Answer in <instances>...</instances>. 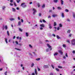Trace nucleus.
Masks as SVG:
<instances>
[{
    "label": "nucleus",
    "instance_id": "nucleus-1",
    "mask_svg": "<svg viewBox=\"0 0 75 75\" xmlns=\"http://www.w3.org/2000/svg\"><path fill=\"white\" fill-rule=\"evenodd\" d=\"M71 45H75V39H73L71 41Z\"/></svg>",
    "mask_w": 75,
    "mask_h": 75
},
{
    "label": "nucleus",
    "instance_id": "nucleus-2",
    "mask_svg": "<svg viewBox=\"0 0 75 75\" xmlns=\"http://www.w3.org/2000/svg\"><path fill=\"white\" fill-rule=\"evenodd\" d=\"M21 6H22V7H23V8H25L27 7V6L26 5H25V3H22L21 5Z\"/></svg>",
    "mask_w": 75,
    "mask_h": 75
},
{
    "label": "nucleus",
    "instance_id": "nucleus-3",
    "mask_svg": "<svg viewBox=\"0 0 75 75\" xmlns=\"http://www.w3.org/2000/svg\"><path fill=\"white\" fill-rule=\"evenodd\" d=\"M33 14H35V13H37V10H36L35 9L33 8Z\"/></svg>",
    "mask_w": 75,
    "mask_h": 75
},
{
    "label": "nucleus",
    "instance_id": "nucleus-4",
    "mask_svg": "<svg viewBox=\"0 0 75 75\" xmlns=\"http://www.w3.org/2000/svg\"><path fill=\"white\" fill-rule=\"evenodd\" d=\"M43 67L44 68H49L48 66L46 65H44Z\"/></svg>",
    "mask_w": 75,
    "mask_h": 75
},
{
    "label": "nucleus",
    "instance_id": "nucleus-5",
    "mask_svg": "<svg viewBox=\"0 0 75 75\" xmlns=\"http://www.w3.org/2000/svg\"><path fill=\"white\" fill-rule=\"evenodd\" d=\"M48 25L49 27V28L50 29H51L52 28V26H51V23H49Z\"/></svg>",
    "mask_w": 75,
    "mask_h": 75
},
{
    "label": "nucleus",
    "instance_id": "nucleus-6",
    "mask_svg": "<svg viewBox=\"0 0 75 75\" xmlns=\"http://www.w3.org/2000/svg\"><path fill=\"white\" fill-rule=\"evenodd\" d=\"M6 7L5 6H3L2 7V9L3 10H5V8H6Z\"/></svg>",
    "mask_w": 75,
    "mask_h": 75
},
{
    "label": "nucleus",
    "instance_id": "nucleus-7",
    "mask_svg": "<svg viewBox=\"0 0 75 75\" xmlns=\"http://www.w3.org/2000/svg\"><path fill=\"white\" fill-rule=\"evenodd\" d=\"M40 27H45V26L44 25V24H40Z\"/></svg>",
    "mask_w": 75,
    "mask_h": 75
},
{
    "label": "nucleus",
    "instance_id": "nucleus-8",
    "mask_svg": "<svg viewBox=\"0 0 75 75\" xmlns=\"http://www.w3.org/2000/svg\"><path fill=\"white\" fill-rule=\"evenodd\" d=\"M60 2L62 5H63V4H64V1L63 0H61Z\"/></svg>",
    "mask_w": 75,
    "mask_h": 75
},
{
    "label": "nucleus",
    "instance_id": "nucleus-9",
    "mask_svg": "<svg viewBox=\"0 0 75 75\" xmlns=\"http://www.w3.org/2000/svg\"><path fill=\"white\" fill-rule=\"evenodd\" d=\"M58 15H57V14H53L52 15V17H57Z\"/></svg>",
    "mask_w": 75,
    "mask_h": 75
},
{
    "label": "nucleus",
    "instance_id": "nucleus-10",
    "mask_svg": "<svg viewBox=\"0 0 75 75\" xmlns=\"http://www.w3.org/2000/svg\"><path fill=\"white\" fill-rule=\"evenodd\" d=\"M9 20H10V21H13L15 20V19L14 18H11L9 19Z\"/></svg>",
    "mask_w": 75,
    "mask_h": 75
},
{
    "label": "nucleus",
    "instance_id": "nucleus-11",
    "mask_svg": "<svg viewBox=\"0 0 75 75\" xmlns=\"http://www.w3.org/2000/svg\"><path fill=\"white\" fill-rule=\"evenodd\" d=\"M18 25H19V26L21 25V21H20L18 22Z\"/></svg>",
    "mask_w": 75,
    "mask_h": 75
},
{
    "label": "nucleus",
    "instance_id": "nucleus-12",
    "mask_svg": "<svg viewBox=\"0 0 75 75\" xmlns=\"http://www.w3.org/2000/svg\"><path fill=\"white\" fill-rule=\"evenodd\" d=\"M35 74H36V75H37V74H38L37 71V69H35Z\"/></svg>",
    "mask_w": 75,
    "mask_h": 75
},
{
    "label": "nucleus",
    "instance_id": "nucleus-13",
    "mask_svg": "<svg viewBox=\"0 0 75 75\" xmlns=\"http://www.w3.org/2000/svg\"><path fill=\"white\" fill-rule=\"evenodd\" d=\"M4 40H5V41L6 44L8 43V42L7 41V39L6 38H4Z\"/></svg>",
    "mask_w": 75,
    "mask_h": 75
},
{
    "label": "nucleus",
    "instance_id": "nucleus-14",
    "mask_svg": "<svg viewBox=\"0 0 75 75\" xmlns=\"http://www.w3.org/2000/svg\"><path fill=\"white\" fill-rule=\"evenodd\" d=\"M59 52L60 53L61 55H62V54H63V53H62V51L61 50H59Z\"/></svg>",
    "mask_w": 75,
    "mask_h": 75
},
{
    "label": "nucleus",
    "instance_id": "nucleus-15",
    "mask_svg": "<svg viewBox=\"0 0 75 75\" xmlns=\"http://www.w3.org/2000/svg\"><path fill=\"white\" fill-rule=\"evenodd\" d=\"M62 17H63V18H64L65 15H64V13H62Z\"/></svg>",
    "mask_w": 75,
    "mask_h": 75
},
{
    "label": "nucleus",
    "instance_id": "nucleus-16",
    "mask_svg": "<svg viewBox=\"0 0 75 75\" xmlns=\"http://www.w3.org/2000/svg\"><path fill=\"white\" fill-rule=\"evenodd\" d=\"M12 9L13 11L14 12H15V11H16V9L13 8H12Z\"/></svg>",
    "mask_w": 75,
    "mask_h": 75
},
{
    "label": "nucleus",
    "instance_id": "nucleus-17",
    "mask_svg": "<svg viewBox=\"0 0 75 75\" xmlns=\"http://www.w3.org/2000/svg\"><path fill=\"white\" fill-rule=\"evenodd\" d=\"M29 47L30 48H33V46L31 45L30 44L29 45Z\"/></svg>",
    "mask_w": 75,
    "mask_h": 75
},
{
    "label": "nucleus",
    "instance_id": "nucleus-18",
    "mask_svg": "<svg viewBox=\"0 0 75 75\" xmlns=\"http://www.w3.org/2000/svg\"><path fill=\"white\" fill-rule=\"evenodd\" d=\"M56 69V71H58V72H59V69L58 68H55Z\"/></svg>",
    "mask_w": 75,
    "mask_h": 75
},
{
    "label": "nucleus",
    "instance_id": "nucleus-19",
    "mask_svg": "<svg viewBox=\"0 0 75 75\" xmlns=\"http://www.w3.org/2000/svg\"><path fill=\"white\" fill-rule=\"evenodd\" d=\"M58 55V53L57 52H55L54 54V56H56V55Z\"/></svg>",
    "mask_w": 75,
    "mask_h": 75
},
{
    "label": "nucleus",
    "instance_id": "nucleus-20",
    "mask_svg": "<svg viewBox=\"0 0 75 75\" xmlns=\"http://www.w3.org/2000/svg\"><path fill=\"white\" fill-rule=\"evenodd\" d=\"M47 47H48L49 48H51V47L50 45L49 44H47Z\"/></svg>",
    "mask_w": 75,
    "mask_h": 75
},
{
    "label": "nucleus",
    "instance_id": "nucleus-21",
    "mask_svg": "<svg viewBox=\"0 0 75 75\" xmlns=\"http://www.w3.org/2000/svg\"><path fill=\"white\" fill-rule=\"evenodd\" d=\"M7 34L8 36H9L10 35V34L9 33V31H7Z\"/></svg>",
    "mask_w": 75,
    "mask_h": 75
},
{
    "label": "nucleus",
    "instance_id": "nucleus-22",
    "mask_svg": "<svg viewBox=\"0 0 75 75\" xmlns=\"http://www.w3.org/2000/svg\"><path fill=\"white\" fill-rule=\"evenodd\" d=\"M50 48H47L46 49V52H48V51H50Z\"/></svg>",
    "mask_w": 75,
    "mask_h": 75
},
{
    "label": "nucleus",
    "instance_id": "nucleus-23",
    "mask_svg": "<svg viewBox=\"0 0 75 75\" xmlns=\"http://www.w3.org/2000/svg\"><path fill=\"white\" fill-rule=\"evenodd\" d=\"M57 38L58 39H60V38H61L60 37H59V36H58V35H57Z\"/></svg>",
    "mask_w": 75,
    "mask_h": 75
},
{
    "label": "nucleus",
    "instance_id": "nucleus-24",
    "mask_svg": "<svg viewBox=\"0 0 75 75\" xmlns=\"http://www.w3.org/2000/svg\"><path fill=\"white\" fill-rule=\"evenodd\" d=\"M34 63H32L31 64V67H34Z\"/></svg>",
    "mask_w": 75,
    "mask_h": 75
},
{
    "label": "nucleus",
    "instance_id": "nucleus-25",
    "mask_svg": "<svg viewBox=\"0 0 75 75\" xmlns=\"http://www.w3.org/2000/svg\"><path fill=\"white\" fill-rule=\"evenodd\" d=\"M57 8L58 10H61V8L60 7H58Z\"/></svg>",
    "mask_w": 75,
    "mask_h": 75
},
{
    "label": "nucleus",
    "instance_id": "nucleus-26",
    "mask_svg": "<svg viewBox=\"0 0 75 75\" xmlns=\"http://www.w3.org/2000/svg\"><path fill=\"white\" fill-rule=\"evenodd\" d=\"M54 2L57 3L58 2V0H54Z\"/></svg>",
    "mask_w": 75,
    "mask_h": 75
},
{
    "label": "nucleus",
    "instance_id": "nucleus-27",
    "mask_svg": "<svg viewBox=\"0 0 75 75\" xmlns=\"http://www.w3.org/2000/svg\"><path fill=\"white\" fill-rule=\"evenodd\" d=\"M54 26H57V23H56V22H54Z\"/></svg>",
    "mask_w": 75,
    "mask_h": 75
},
{
    "label": "nucleus",
    "instance_id": "nucleus-28",
    "mask_svg": "<svg viewBox=\"0 0 75 75\" xmlns=\"http://www.w3.org/2000/svg\"><path fill=\"white\" fill-rule=\"evenodd\" d=\"M25 34H26V37H28V33L26 32V33Z\"/></svg>",
    "mask_w": 75,
    "mask_h": 75
},
{
    "label": "nucleus",
    "instance_id": "nucleus-29",
    "mask_svg": "<svg viewBox=\"0 0 75 75\" xmlns=\"http://www.w3.org/2000/svg\"><path fill=\"white\" fill-rule=\"evenodd\" d=\"M59 27H62V24H59Z\"/></svg>",
    "mask_w": 75,
    "mask_h": 75
},
{
    "label": "nucleus",
    "instance_id": "nucleus-30",
    "mask_svg": "<svg viewBox=\"0 0 75 75\" xmlns=\"http://www.w3.org/2000/svg\"><path fill=\"white\" fill-rule=\"evenodd\" d=\"M67 33H71V30H68L67 32Z\"/></svg>",
    "mask_w": 75,
    "mask_h": 75
},
{
    "label": "nucleus",
    "instance_id": "nucleus-31",
    "mask_svg": "<svg viewBox=\"0 0 75 75\" xmlns=\"http://www.w3.org/2000/svg\"><path fill=\"white\" fill-rule=\"evenodd\" d=\"M42 7L43 8H45V4L43 5L42 6Z\"/></svg>",
    "mask_w": 75,
    "mask_h": 75
},
{
    "label": "nucleus",
    "instance_id": "nucleus-32",
    "mask_svg": "<svg viewBox=\"0 0 75 75\" xmlns=\"http://www.w3.org/2000/svg\"><path fill=\"white\" fill-rule=\"evenodd\" d=\"M72 36V34H70L69 35V37H71Z\"/></svg>",
    "mask_w": 75,
    "mask_h": 75
},
{
    "label": "nucleus",
    "instance_id": "nucleus-33",
    "mask_svg": "<svg viewBox=\"0 0 75 75\" xmlns=\"http://www.w3.org/2000/svg\"><path fill=\"white\" fill-rule=\"evenodd\" d=\"M58 68H60V69H62V67L59 66H58Z\"/></svg>",
    "mask_w": 75,
    "mask_h": 75
},
{
    "label": "nucleus",
    "instance_id": "nucleus-34",
    "mask_svg": "<svg viewBox=\"0 0 75 75\" xmlns=\"http://www.w3.org/2000/svg\"><path fill=\"white\" fill-rule=\"evenodd\" d=\"M63 47L64 48H66V45L65 44H64L63 45Z\"/></svg>",
    "mask_w": 75,
    "mask_h": 75
},
{
    "label": "nucleus",
    "instance_id": "nucleus-35",
    "mask_svg": "<svg viewBox=\"0 0 75 75\" xmlns=\"http://www.w3.org/2000/svg\"><path fill=\"white\" fill-rule=\"evenodd\" d=\"M15 50H18V51H21V49H17V48H15Z\"/></svg>",
    "mask_w": 75,
    "mask_h": 75
},
{
    "label": "nucleus",
    "instance_id": "nucleus-36",
    "mask_svg": "<svg viewBox=\"0 0 75 75\" xmlns=\"http://www.w3.org/2000/svg\"><path fill=\"white\" fill-rule=\"evenodd\" d=\"M19 30L20 31H21V32H22L23 31L22 29H21L20 28H19Z\"/></svg>",
    "mask_w": 75,
    "mask_h": 75
},
{
    "label": "nucleus",
    "instance_id": "nucleus-37",
    "mask_svg": "<svg viewBox=\"0 0 75 75\" xmlns=\"http://www.w3.org/2000/svg\"><path fill=\"white\" fill-rule=\"evenodd\" d=\"M7 28H8L7 26V25H6L5 26V30H7Z\"/></svg>",
    "mask_w": 75,
    "mask_h": 75
},
{
    "label": "nucleus",
    "instance_id": "nucleus-38",
    "mask_svg": "<svg viewBox=\"0 0 75 75\" xmlns=\"http://www.w3.org/2000/svg\"><path fill=\"white\" fill-rule=\"evenodd\" d=\"M7 71H6L4 72V74L5 75H7Z\"/></svg>",
    "mask_w": 75,
    "mask_h": 75
},
{
    "label": "nucleus",
    "instance_id": "nucleus-39",
    "mask_svg": "<svg viewBox=\"0 0 75 75\" xmlns=\"http://www.w3.org/2000/svg\"><path fill=\"white\" fill-rule=\"evenodd\" d=\"M65 11H66V12H69V11L68 10L66 9L65 10Z\"/></svg>",
    "mask_w": 75,
    "mask_h": 75
},
{
    "label": "nucleus",
    "instance_id": "nucleus-40",
    "mask_svg": "<svg viewBox=\"0 0 75 75\" xmlns=\"http://www.w3.org/2000/svg\"><path fill=\"white\" fill-rule=\"evenodd\" d=\"M37 61H40V58H38L36 59Z\"/></svg>",
    "mask_w": 75,
    "mask_h": 75
},
{
    "label": "nucleus",
    "instance_id": "nucleus-41",
    "mask_svg": "<svg viewBox=\"0 0 75 75\" xmlns=\"http://www.w3.org/2000/svg\"><path fill=\"white\" fill-rule=\"evenodd\" d=\"M42 21L43 23H46V21H45V20L44 19H43L42 20Z\"/></svg>",
    "mask_w": 75,
    "mask_h": 75
},
{
    "label": "nucleus",
    "instance_id": "nucleus-42",
    "mask_svg": "<svg viewBox=\"0 0 75 75\" xmlns=\"http://www.w3.org/2000/svg\"><path fill=\"white\" fill-rule=\"evenodd\" d=\"M13 4L15 6H17V5H16V3L15 2H13Z\"/></svg>",
    "mask_w": 75,
    "mask_h": 75
},
{
    "label": "nucleus",
    "instance_id": "nucleus-43",
    "mask_svg": "<svg viewBox=\"0 0 75 75\" xmlns=\"http://www.w3.org/2000/svg\"><path fill=\"white\" fill-rule=\"evenodd\" d=\"M37 5L38 6V7H40V4L39 3H38L37 4Z\"/></svg>",
    "mask_w": 75,
    "mask_h": 75
},
{
    "label": "nucleus",
    "instance_id": "nucleus-44",
    "mask_svg": "<svg viewBox=\"0 0 75 75\" xmlns=\"http://www.w3.org/2000/svg\"><path fill=\"white\" fill-rule=\"evenodd\" d=\"M73 17H74V18H75V14L74 13H73Z\"/></svg>",
    "mask_w": 75,
    "mask_h": 75
},
{
    "label": "nucleus",
    "instance_id": "nucleus-45",
    "mask_svg": "<svg viewBox=\"0 0 75 75\" xmlns=\"http://www.w3.org/2000/svg\"><path fill=\"white\" fill-rule=\"evenodd\" d=\"M35 28H37V27H38V25H35Z\"/></svg>",
    "mask_w": 75,
    "mask_h": 75
},
{
    "label": "nucleus",
    "instance_id": "nucleus-46",
    "mask_svg": "<svg viewBox=\"0 0 75 75\" xmlns=\"http://www.w3.org/2000/svg\"><path fill=\"white\" fill-rule=\"evenodd\" d=\"M57 30L58 31H59V27H58L57 28Z\"/></svg>",
    "mask_w": 75,
    "mask_h": 75
},
{
    "label": "nucleus",
    "instance_id": "nucleus-47",
    "mask_svg": "<svg viewBox=\"0 0 75 75\" xmlns=\"http://www.w3.org/2000/svg\"><path fill=\"white\" fill-rule=\"evenodd\" d=\"M67 42H68V43H69L70 42L69 41V40H67Z\"/></svg>",
    "mask_w": 75,
    "mask_h": 75
},
{
    "label": "nucleus",
    "instance_id": "nucleus-48",
    "mask_svg": "<svg viewBox=\"0 0 75 75\" xmlns=\"http://www.w3.org/2000/svg\"><path fill=\"white\" fill-rule=\"evenodd\" d=\"M39 16H40V17H41V13H39Z\"/></svg>",
    "mask_w": 75,
    "mask_h": 75
},
{
    "label": "nucleus",
    "instance_id": "nucleus-49",
    "mask_svg": "<svg viewBox=\"0 0 75 75\" xmlns=\"http://www.w3.org/2000/svg\"><path fill=\"white\" fill-rule=\"evenodd\" d=\"M10 5L11 6H13V4H11V3H10Z\"/></svg>",
    "mask_w": 75,
    "mask_h": 75
},
{
    "label": "nucleus",
    "instance_id": "nucleus-50",
    "mask_svg": "<svg viewBox=\"0 0 75 75\" xmlns=\"http://www.w3.org/2000/svg\"><path fill=\"white\" fill-rule=\"evenodd\" d=\"M66 20L67 21H70V20H69V19H67Z\"/></svg>",
    "mask_w": 75,
    "mask_h": 75
},
{
    "label": "nucleus",
    "instance_id": "nucleus-51",
    "mask_svg": "<svg viewBox=\"0 0 75 75\" xmlns=\"http://www.w3.org/2000/svg\"><path fill=\"white\" fill-rule=\"evenodd\" d=\"M65 56L66 57H68V55H67V53H66L65 54Z\"/></svg>",
    "mask_w": 75,
    "mask_h": 75
},
{
    "label": "nucleus",
    "instance_id": "nucleus-52",
    "mask_svg": "<svg viewBox=\"0 0 75 75\" xmlns=\"http://www.w3.org/2000/svg\"><path fill=\"white\" fill-rule=\"evenodd\" d=\"M15 42L16 44H18V42H17V41H16Z\"/></svg>",
    "mask_w": 75,
    "mask_h": 75
},
{
    "label": "nucleus",
    "instance_id": "nucleus-53",
    "mask_svg": "<svg viewBox=\"0 0 75 75\" xmlns=\"http://www.w3.org/2000/svg\"><path fill=\"white\" fill-rule=\"evenodd\" d=\"M20 1V0H18V1H17V2L18 3H19V2Z\"/></svg>",
    "mask_w": 75,
    "mask_h": 75
},
{
    "label": "nucleus",
    "instance_id": "nucleus-54",
    "mask_svg": "<svg viewBox=\"0 0 75 75\" xmlns=\"http://www.w3.org/2000/svg\"><path fill=\"white\" fill-rule=\"evenodd\" d=\"M51 66H52V68L54 69V65L52 64L51 65Z\"/></svg>",
    "mask_w": 75,
    "mask_h": 75
},
{
    "label": "nucleus",
    "instance_id": "nucleus-55",
    "mask_svg": "<svg viewBox=\"0 0 75 75\" xmlns=\"http://www.w3.org/2000/svg\"><path fill=\"white\" fill-rule=\"evenodd\" d=\"M52 35L53 37H55V34H52Z\"/></svg>",
    "mask_w": 75,
    "mask_h": 75
},
{
    "label": "nucleus",
    "instance_id": "nucleus-56",
    "mask_svg": "<svg viewBox=\"0 0 75 75\" xmlns=\"http://www.w3.org/2000/svg\"><path fill=\"white\" fill-rule=\"evenodd\" d=\"M38 71H40L41 70V69H40L38 68Z\"/></svg>",
    "mask_w": 75,
    "mask_h": 75
},
{
    "label": "nucleus",
    "instance_id": "nucleus-57",
    "mask_svg": "<svg viewBox=\"0 0 75 75\" xmlns=\"http://www.w3.org/2000/svg\"><path fill=\"white\" fill-rule=\"evenodd\" d=\"M23 21H24L23 19H21V22H22V23H23Z\"/></svg>",
    "mask_w": 75,
    "mask_h": 75
},
{
    "label": "nucleus",
    "instance_id": "nucleus-58",
    "mask_svg": "<svg viewBox=\"0 0 75 75\" xmlns=\"http://www.w3.org/2000/svg\"><path fill=\"white\" fill-rule=\"evenodd\" d=\"M19 45H20L21 46V45H23V44H18Z\"/></svg>",
    "mask_w": 75,
    "mask_h": 75
},
{
    "label": "nucleus",
    "instance_id": "nucleus-59",
    "mask_svg": "<svg viewBox=\"0 0 75 75\" xmlns=\"http://www.w3.org/2000/svg\"><path fill=\"white\" fill-rule=\"evenodd\" d=\"M63 58L64 59H66V57H65V56H63Z\"/></svg>",
    "mask_w": 75,
    "mask_h": 75
},
{
    "label": "nucleus",
    "instance_id": "nucleus-60",
    "mask_svg": "<svg viewBox=\"0 0 75 75\" xmlns=\"http://www.w3.org/2000/svg\"><path fill=\"white\" fill-rule=\"evenodd\" d=\"M51 12H52V10H50L49 11V13H51Z\"/></svg>",
    "mask_w": 75,
    "mask_h": 75
},
{
    "label": "nucleus",
    "instance_id": "nucleus-61",
    "mask_svg": "<svg viewBox=\"0 0 75 75\" xmlns=\"http://www.w3.org/2000/svg\"><path fill=\"white\" fill-rule=\"evenodd\" d=\"M19 39L20 41H21V37H20Z\"/></svg>",
    "mask_w": 75,
    "mask_h": 75
},
{
    "label": "nucleus",
    "instance_id": "nucleus-62",
    "mask_svg": "<svg viewBox=\"0 0 75 75\" xmlns=\"http://www.w3.org/2000/svg\"><path fill=\"white\" fill-rule=\"evenodd\" d=\"M13 1V0H10V2L11 3H12Z\"/></svg>",
    "mask_w": 75,
    "mask_h": 75
},
{
    "label": "nucleus",
    "instance_id": "nucleus-63",
    "mask_svg": "<svg viewBox=\"0 0 75 75\" xmlns=\"http://www.w3.org/2000/svg\"><path fill=\"white\" fill-rule=\"evenodd\" d=\"M73 54H75V50H73Z\"/></svg>",
    "mask_w": 75,
    "mask_h": 75
},
{
    "label": "nucleus",
    "instance_id": "nucleus-64",
    "mask_svg": "<svg viewBox=\"0 0 75 75\" xmlns=\"http://www.w3.org/2000/svg\"><path fill=\"white\" fill-rule=\"evenodd\" d=\"M50 75H53V73H51L50 74Z\"/></svg>",
    "mask_w": 75,
    "mask_h": 75
}]
</instances>
